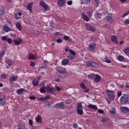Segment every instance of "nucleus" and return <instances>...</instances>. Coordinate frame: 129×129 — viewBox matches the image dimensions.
Segmentation results:
<instances>
[{
  "label": "nucleus",
  "instance_id": "nucleus-1",
  "mask_svg": "<svg viewBox=\"0 0 129 129\" xmlns=\"http://www.w3.org/2000/svg\"><path fill=\"white\" fill-rule=\"evenodd\" d=\"M57 72L58 73L57 74V77L58 78H60L63 79V78H65L66 76H67V72H66V69H64V68H62V67H57L55 68Z\"/></svg>",
  "mask_w": 129,
  "mask_h": 129
},
{
  "label": "nucleus",
  "instance_id": "nucleus-2",
  "mask_svg": "<svg viewBox=\"0 0 129 129\" xmlns=\"http://www.w3.org/2000/svg\"><path fill=\"white\" fill-rule=\"evenodd\" d=\"M129 94H123V96L121 97L120 99V103L121 104H125L128 102Z\"/></svg>",
  "mask_w": 129,
  "mask_h": 129
},
{
  "label": "nucleus",
  "instance_id": "nucleus-3",
  "mask_svg": "<svg viewBox=\"0 0 129 129\" xmlns=\"http://www.w3.org/2000/svg\"><path fill=\"white\" fill-rule=\"evenodd\" d=\"M86 64L89 67H91L92 68H98L99 66L93 60H89L86 61Z\"/></svg>",
  "mask_w": 129,
  "mask_h": 129
},
{
  "label": "nucleus",
  "instance_id": "nucleus-4",
  "mask_svg": "<svg viewBox=\"0 0 129 129\" xmlns=\"http://www.w3.org/2000/svg\"><path fill=\"white\" fill-rule=\"evenodd\" d=\"M76 111L78 114H79L80 115H82V114H83V106L81 103H78Z\"/></svg>",
  "mask_w": 129,
  "mask_h": 129
},
{
  "label": "nucleus",
  "instance_id": "nucleus-5",
  "mask_svg": "<svg viewBox=\"0 0 129 129\" xmlns=\"http://www.w3.org/2000/svg\"><path fill=\"white\" fill-rule=\"evenodd\" d=\"M86 28L90 32H95V31H96L95 27L92 26L89 24H86Z\"/></svg>",
  "mask_w": 129,
  "mask_h": 129
},
{
  "label": "nucleus",
  "instance_id": "nucleus-6",
  "mask_svg": "<svg viewBox=\"0 0 129 129\" xmlns=\"http://www.w3.org/2000/svg\"><path fill=\"white\" fill-rule=\"evenodd\" d=\"M106 93L108 94V97L110 99H114V94H113V91H110L109 90H107L106 91Z\"/></svg>",
  "mask_w": 129,
  "mask_h": 129
},
{
  "label": "nucleus",
  "instance_id": "nucleus-7",
  "mask_svg": "<svg viewBox=\"0 0 129 129\" xmlns=\"http://www.w3.org/2000/svg\"><path fill=\"white\" fill-rule=\"evenodd\" d=\"M39 5L44 9L45 11H49V6L46 4L44 1H41L39 3Z\"/></svg>",
  "mask_w": 129,
  "mask_h": 129
},
{
  "label": "nucleus",
  "instance_id": "nucleus-8",
  "mask_svg": "<svg viewBox=\"0 0 129 129\" xmlns=\"http://www.w3.org/2000/svg\"><path fill=\"white\" fill-rule=\"evenodd\" d=\"M46 90L47 92L49 93H54V92H56V91H57V90L55 88H52L50 86L46 87Z\"/></svg>",
  "mask_w": 129,
  "mask_h": 129
},
{
  "label": "nucleus",
  "instance_id": "nucleus-9",
  "mask_svg": "<svg viewBox=\"0 0 129 129\" xmlns=\"http://www.w3.org/2000/svg\"><path fill=\"white\" fill-rule=\"evenodd\" d=\"M41 79V78L40 77H38L37 78L33 79L32 81V84L33 85H34V86H37V85H39V80Z\"/></svg>",
  "mask_w": 129,
  "mask_h": 129
},
{
  "label": "nucleus",
  "instance_id": "nucleus-10",
  "mask_svg": "<svg viewBox=\"0 0 129 129\" xmlns=\"http://www.w3.org/2000/svg\"><path fill=\"white\" fill-rule=\"evenodd\" d=\"M106 20L109 23H111L113 22V18H112V15L108 14V16L106 17Z\"/></svg>",
  "mask_w": 129,
  "mask_h": 129
},
{
  "label": "nucleus",
  "instance_id": "nucleus-11",
  "mask_svg": "<svg viewBox=\"0 0 129 129\" xmlns=\"http://www.w3.org/2000/svg\"><path fill=\"white\" fill-rule=\"evenodd\" d=\"M120 110L121 112H123L124 113L129 112V109L127 107H121L120 108Z\"/></svg>",
  "mask_w": 129,
  "mask_h": 129
},
{
  "label": "nucleus",
  "instance_id": "nucleus-12",
  "mask_svg": "<svg viewBox=\"0 0 129 129\" xmlns=\"http://www.w3.org/2000/svg\"><path fill=\"white\" fill-rule=\"evenodd\" d=\"M111 40L112 42H114L115 44H118V41H117V37L115 35H112L111 37Z\"/></svg>",
  "mask_w": 129,
  "mask_h": 129
},
{
  "label": "nucleus",
  "instance_id": "nucleus-13",
  "mask_svg": "<svg viewBox=\"0 0 129 129\" xmlns=\"http://www.w3.org/2000/svg\"><path fill=\"white\" fill-rule=\"evenodd\" d=\"M96 47V44L94 43H92L89 45V49H90V51H93L95 50Z\"/></svg>",
  "mask_w": 129,
  "mask_h": 129
},
{
  "label": "nucleus",
  "instance_id": "nucleus-14",
  "mask_svg": "<svg viewBox=\"0 0 129 129\" xmlns=\"http://www.w3.org/2000/svg\"><path fill=\"white\" fill-rule=\"evenodd\" d=\"M57 5L60 8H62L65 5V0H58Z\"/></svg>",
  "mask_w": 129,
  "mask_h": 129
},
{
  "label": "nucleus",
  "instance_id": "nucleus-15",
  "mask_svg": "<svg viewBox=\"0 0 129 129\" xmlns=\"http://www.w3.org/2000/svg\"><path fill=\"white\" fill-rule=\"evenodd\" d=\"M6 63L9 66H12V65H14V60L13 59H8L6 60Z\"/></svg>",
  "mask_w": 129,
  "mask_h": 129
},
{
  "label": "nucleus",
  "instance_id": "nucleus-16",
  "mask_svg": "<svg viewBox=\"0 0 129 129\" xmlns=\"http://www.w3.org/2000/svg\"><path fill=\"white\" fill-rule=\"evenodd\" d=\"M18 76H15V75L10 76V82H12L14 81H16L18 79Z\"/></svg>",
  "mask_w": 129,
  "mask_h": 129
},
{
  "label": "nucleus",
  "instance_id": "nucleus-17",
  "mask_svg": "<svg viewBox=\"0 0 129 129\" xmlns=\"http://www.w3.org/2000/svg\"><path fill=\"white\" fill-rule=\"evenodd\" d=\"M82 17L86 22H89V18L87 17V15L84 13L82 14Z\"/></svg>",
  "mask_w": 129,
  "mask_h": 129
},
{
  "label": "nucleus",
  "instance_id": "nucleus-18",
  "mask_svg": "<svg viewBox=\"0 0 129 129\" xmlns=\"http://www.w3.org/2000/svg\"><path fill=\"white\" fill-rule=\"evenodd\" d=\"M37 56L36 55H33V54H30L28 56V60H34L35 59H36Z\"/></svg>",
  "mask_w": 129,
  "mask_h": 129
},
{
  "label": "nucleus",
  "instance_id": "nucleus-19",
  "mask_svg": "<svg viewBox=\"0 0 129 129\" xmlns=\"http://www.w3.org/2000/svg\"><path fill=\"white\" fill-rule=\"evenodd\" d=\"M35 120L37 122H40V123H42V117H41V115H38V116L35 118Z\"/></svg>",
  "mask_w": 129,
  "mask_h": 129
},
{
  "label": "nucleus",
  "instance_id": "nucleus-20",
  "mask_svg": "<svg viewBox=\"0 0 129 129\" xmlns=\"http://www.w3.org/2000/svg\"><path fill=\"white\" fill-rule=\"evenodd\" d=\"M88 108H92V109H94V110H97V106L96 105L90 104L88 105Z\"/></svg>",
  "mask_w": 129,
  "mask_h": 129
},
{
  "label": "nucleus",
  "instance_id": "nucleus-21",
  "mask_svg": "<svg viewBox=\"0 0 129 129\" xmlns=\"http://www.w3.org/2000/svg\"><path fill=\"white\" fill-rule=\"evenodd\" d=\"M101 80V77L98 75H96V77L95 78V82H99Z\"/></svg>",
  "mask_w": 129,
  "mask_h": 129
},
{
  "label": "nucleus",
  "instance_id": "nucleus-22",
  "mask_svg": "<svg viewBox=\"0 0 129 129\" xmlns=\"http://www.w3.org/2000/svg\"><path fill=\"white\" fill-rule=\"evenodd\" d=\"M3 30L5 31V32H8L11 31V28L8 27V26H4L3 27Z\"/></svg>",
  "mask_w": 129,
  "mask_h": 129
},
{
  "label": "nucleus",
  "instance_id": "nucleus-23",
  "mask_svg": "<svg viewBox=\"0 0 129 129\" xmlns=\"http://www.w3.org/2000/svg\"><path fill=\"white\" fill-rule=\"evenodd\" d=\"M69 63V60L68 59L62 60L61 62L62 65H67Z\"/></svg>",
  "mask_w": 129,
  "mask_h": 129
},
{
  "label": "nucleus",
  "instance_id": "nucleus-24",
  "mask_svg": "<svg viewBox=\"0 0 129 129\" xmlns=\"http://www.w3.org/2000/svg\"><path fill=\"white\" fill-rule=\"evenodd\" d=\"M32 5H33L32 3H29L27 5V10L29 11L30 12H32Z\"/></svg>",
  "mask_w": 129,
  "mask_h": 129
},
{
  "label": "nucleus",
  "instance_id": "nucleus-25",
  "mask_svg": "<svg viewBox=\"0 0 129 129\" xmlns=\"http://www.w3.org/2000/svg\"><path fill=\"white\" fill-rule=\"evenodd\" d=\"M6 101L5 98H0V105H4Z\"/></svg>",
  "mask_w": 129,
  "mask_h": 129
},
{
  "label": "nucleus",
  "instance_id": "nucleus-26",
  "mask_svg": "<svg viewBox=\"0 0 129 129\" xmlns=\"http://www.w3.org/2000/svg\"><path fill=\"white\" fill-rule=\"evenodd\" d=\"M81 3L82 5H88L89 4H90L91 2H87V0H81Z\"/></svg>",
  "mask_w": 129,
  "mask_h": 129
},
{
  "label": "nucleus",
  "instance_id": "nucleus-27",
  "mask_svg": "<svg viewBox=\"0 0 129 129\" xmlns=\"http://www.w3.org/2000/svg\"><path fill=\"white\" fill-rule=\"evenodd\" d=\"M5 13H6V9H5L4 8H1L0 9L1 16H4V15H5Z\"/></svg>",
  "mask_w": 129,
  "mask_h": 129
},
{
  "label": "nucleus",
  "instance_id": "nucleus-28",
  "mask_svg": "<svg viewBox=\"0 0 129 129\" xmlns=\"http://www.w3.org/2000/svg\"><path fill=\"white\" fill-rule=\"evenodd\" d=\"M40 92L41 93H46V87H42L40 88Z\"/></svg>",
  "mask_w": 129,
  "mask_h": 129
},
{
  "label": "nucleus",
  "instance_id": "nucleus-29",
  "mask_svg": "<svg viewBox=\"0 0 129 129\" xmlns=\"http://www.w3.org/2000/svg\"><path fill=\"white\" fill-rule=\"evenodd\" d=\"M108 119H109L108 117L106 116H104L102 118L101 121L102 122H105V121H108Z\"/></svg>",
  "mask_w": 129,
  "mask_h": 129
},
{
  "label": "nucleus",
  "instance_id": "nucleus-30",
  "mask_svg": "<svg viewBox=\"0 0 129 129\" xmlns=\"http://www.w3.org/2000/svg\"><path fill=\"white\" fill-rule=\"evenodd\" d=\"M16 28L19 30V31H21L22 30V26H21V24L20 23H17L16 24Z\"/></svg>",
  "mask_w": 129,
  "mask_h": 129
},
{
  "label": "nucleus",
  "instance_id": "nucleus-31",
  "mask_svg": "<svg viewBox=\"0 0 129 129\" xmlns=\"http://www.w3.org/2000/svg\"><path fill=\"white\" fill-rule=\"evenodd\" d=\"M25 91V89H19L17 90V92L18 94H22L23 92Z\"/></svg>",
  "mask_w": 129,
  "mask_h": 129
},
{
  "label": "nucleus",
  "instance_id": "nucleus-32",
  "mask_svg": "<svg viewBox=\"0 0 129 129\" xmlns=\"http://www.w3.org/2000/svg\"><path fill=\"white\" fill-rule=\"evenodd\" d=\"M115 109L114 108H111L110 109V114H114L115 113Z\"/></svg>",
  "mask_w": 129,
  "mask_h": 129
},
{
  "label": "nucleus",
  "instance_id": "nucleus-33",
  "mask_svg": "<svg viewBox=\"0 0 129 129\" xmlns=\"http://www.w3.org/2000/svg\"><path fill=\"white\" fill-rule=\"evenodd\" d=\"M117 59L119 60V61H122L124 60V57L121 55H119L117 56Z\"/></svg>",
  "mask_w": 129,
  "mask_h": 129
},
{
  "label": "nucleus",
  "instance_id": "nucleus-34",
  "mask_svg": "<svg viewBox=\"0 0 129 129\" xmlns=\"http://www.w3.org/2000/svg\"><path fill=\"white\" fill-rule=\"evenodd\" d=\"M21 16H22V13L21 12H19L18 14H15V18L19 19L21 18Z\"/></svg>",
  "mask_w": 129,
  "mask_h": 129
},
{
  "label": "nucleus",
  "instance_id": "nucleus-35",
  "mask_svg": "<svg viewBox=\"0 0 129 129\" xmlns=\"http://www.w3.org/2000/svg\"><path fill=\"white\" fill-rule=\"evenodd\" d=\"M94 77H95L94 74H91L88 76V78L89 79H92L93 78H94Z\"/></svg>",
  "mask_w": 129,
  "mask_h": 129
},
{
  "label": "nucleus",
  "instance_id": "nucleus-36",
  "mask_svg": "<svg viewBox=\"0 0 129 129\" xmlns=\"http://www.w3.org/2000/svg\"><path fill=\"white\" fill-rule=\"evenodd\" d=\"M64 107H65V104H64V102H61L59 103V108H60V109H63Z\"/></svg>",
  "mask_w": 129,
  "mask_h": 129
},
{
  "label": "nucleus",
  "instance_id": "nucleus-37",
  "mask_svg": "<svg viewBox=\"0 0 129 129\" xmlns=\"http://www.w3.org/2000/svg\"><path fill=\"white\" fill-rule=\"evenodd\" d=\"M18 129H26V127L23 124H20L18 125Z\"/></svg>",
  "mask_w": 129,
  "mask_h": 129
},
{
  "label": "nucleus",
  "instance_id": "nucleus-38",
  "mask_svg": "<svg viewBox=\"0 0 129 129\" xmlns=\"http://www.w3.org/2000/svg\"><path fill=\"white\" fill-rule=\"evenodd\" d=\"M123 52L126 55H128L129 53V47L125 48L123 50Z\"/></svg>",
  "mask_w": 129,
  "mask_h": 129
},
{
  "label": "nucleus",
  "instance_id": "nucleus-39",
  "mask_svg": "<svg viewBox=\"0 0 129 129\" xmlns=\"http://www.w3.org/2000/svg\"><path fill=\"white\" fill-rule=\"evenodd\" d=\"M95 16L96 18H97L98 19H101V15L100 13H97L95 14Z\"/></svg>",
  "mask_w": 129,
  "mask_h": 129
},
{
  "label": "nucleus",
  "instance_id": "nucleus-40",
  "mask_svg": "<svg viewBox=\"0 0 129 129\" xmlns=\"http://www.w3.org/2000/svg\"><path fill=\"white\" fill-rule=\"evenodd\" d=\"M69 52L72 56H74H74H76V52L73 51L72 50L69 49Z\"/></svg>",
  "mask_w": 129,
  "mask_h": 129
},
{
  "label": "nucleus",
  "instance_id": "nucleus-41",
  "mask_svg": "<svg viewBox=\"0 0 129 129\" xmlns=\"http://www.w3.org/2000/svg\"><path fill=\"white\" fill-rule=\"evenodd\" d=\"M80 86L82 88V89H86V86L84 84V83H82L80 85Z\"/></svg>",
  "mask_w": 129,
  "mask_h": 129
},
{
  "label": "nucleus",
  "instance_id": "nucleus-42",
  "mask_svg": "<svg viewBox=\"0 0 129 129\" xmlns=\"http://www.w3.org/2000/svg\"><path fill=\"white\" fill-rule=\"evenodd\" d=\"M13 42L15 45H20V44H21V42H20L16 39L13 40Z\"/></svg>",
  "mask_w": 129,
  "mask_h": 129
},
{
  "label": "nucleus",
  "instance_id": "nucleus-43",
  "mask_svg": "<svg viewBox=\"0 0 129 129\" xmlns=\"http://www.w3.org/2000/svg\"><path fill=\"white\" fill-rule=\"evenodd\" d=\"M35 66H36V62H34V61H30V66L31 67H35Z\"/></svg>",
  "mask_w": 129,
  "mask_h": 129
},
{
  "label": "nucleus",
  "instance_id": "nucleus-44",
  "mask_svg": "<svg viewBox=\"0 0 129 129\" xmlns=\"http://www.w3.org/2000/svg\"><path fill=\"white\" fill-rule=\"evenodd\" d=\"M67 58H68V59H70L71 60H72V59H74V56L71 54H70L67 56Z\"/></svg>",
  "mask_w": 129,
  "mask_h": 129
},
{
  "label": "nucleus",
  "instance_id": "nucleus-45",
  "mask_svg": "<svg viewBox=\"0 0 129 129\" xmlns=\"http://www.w3.org/2000/svg\"><path fill=\"white\" fill-rule=\"evenodd\" d=\"M50 98H51V95H48L44 97L45 100H48V99H50Z\"/></svg>",
  "mask_w": 129,
  "mask_h": 129
},
{
  "label": "nucleus",
  "instance_id": "nucleus-46",
  "mask_svg": "<svg viewBox=\"0 0 129 129\" xmlns=\"http://www.w3.org/2000/svg\"><path fill=\"white\" fill-rule=\"evenodd\" d=\"M107 59V57L105 58V62H106V63H111V60H110V59Z\"/></svg>",
  "mask_w": 129,
  "mask_h": 129
},
{
  "label": "nucleus",
  "instance_id": "nucleus-47",
  "mask_svg": "<svg viewBox=\"0 0 129 129\" xmlns=\"http://www.w3.org/2000/svg\"><path fill=\"white\" fill-rule=\"evenodd\" d=\"M9 44H13V40L11 38H8L7 41Z\"/></svg>",
  "mask_w": 129,
  "mask_h": 129
},
{
  "label": "nucleus",
  "instance_id": "nucleus-48",
  "mask_svg": "<svg viewBox=\"0 0 129 129\" xmlns=\"http://www.w3.org/2000/svg\"><path fill=\"white\" fill-rule=\"evenodd\" d=\"M6 78H7V75L5 74H3L2 75H1L2 79H6Z\"/></svg>",
  "mask_w": 129,
  "mask_h": 129
},
{
  "label": "nucleus",
  "instance_id": "nucleus-49",
  "mask_svg": "<svg viewBox=\"0 0 129 129\" xmlns=\"http://www.w3.org/2000/svg\"><path fill=\"white\" fill-rule=\"evenodd\" d=\"M69 39H70V38L69 37V36L67 35H66L63 37V39L65 40L66 41L69 40Z\"/></svg>",
  "mask_w": 129,
  "mask_h": 129
},
{
  "label": "nucleus",
  "instance_id": "nucleus-50",
  "mask_svg": "<svg viewBox=\"0 0 129 129\" xmlns=\"http://www.w3.org/2000/svg\"><path fill=\"white\" fill-rule=\"evenodd\" d=\"M62 35V34H61V33L59 32H57L55 33V36L56 37H59V36H61Z\"/></svg>",
  "mask_w": 129,
  "mask_h": 129
},
{
  "label": "nucleus",
  "instance_id": "nucleus-51",
  "mask_svg": "<svg viewBox=\"0 0 129 129\" xmlns=\"http://www.w3.org/2000/svg\"><path fill=\"white\" fill-rule=\"evenodd\" d=\"M124 24L125 25H128L129 24V20L128 19H126L124 21Z\"/></svg>",
  "mask_w": 129,
  "mask_h": 129
},
{
  "label": "nucleus",
  "instance_id": "nucleus-52",
  "mask_svg": "<svg viewBox=\"0 0 129 129\" xmlns=\"http://www.w3.org/2000/svg\"><path fill=\"white\" fill-rule=\"evenodd\" d=\"M6 54V50H2L0 52V54L3 56Z\"/></svg>",
  "mask_w": 129,
  "mask_h": 129
},
{
  "label": "nucleus",
  "instance_id": "nucleus-53",
  "mask_svg": "<svg viewBox=\"0 0 129 129\" xmlns=\"http://www.w3.org/2000/svg\"><path fill=\"white\" fill-rule=\"evenodd\" d=\"M129 14V11H126L123 15H122V18H124V17H125L126 16H127V15Z\"/></svg>",
  "mask_w": 129,
  "mask_h": 129
},
{
  "label": "nucleus",
  "instance_id": "nucleus-54",
  "mask_svg": "<svg viewBox=\"0 0 129 129\" xmlns=\"http://www.w3.org/2000/svg\"><path fill=\"white\" fill-rule=\"evenodd\" d=\"M57 43H58V44H60L61 43H62V42H63V40H62V39H58L56 40Z\"/></svg>",
  "mask_w": 129,
  "mask_h": 129
},
{
  "label": "nucleus",
  "instance_id": "nucleus-55",
  "mask_svg": "<svg viewBox=\"0 0 129 129\" xmlns=\"http://www.w3.org/2000/svg\"><path fill=\"white\" fill-rule=\"evenodd\" d=\"M55 108H57L58 109H59V108H60V105L59 103H57L54 106Z\"/></svg>",
  "mask_w": 129,
  "mask_h": 129
},
{
  "label": "nucleus",
  "instance_id": "nucleus-56",
  "mask_svg": "<svg viewBox=\"0 0 129 129\" xmlns=\"http://www.w3.org/2000/svg\"><path fill=\"white\" fill-rule=\"evenodd\" d=\"M2 40H3L4 41H8V37L6 36H3L2 37Z\"/></svg>",
  "mask_w": 129,
  "mask_h": 129
},
{
  "label": "nucleus",
  "instance_id": "nucleus-57",
  "mask_svg": "<svg viewBox=\"0 0 129 129\" xmlns=\"http://www.w3.org/2000/svg\"><path fill=\"white\" fill-rule=\"evenodd\" d=\"M72 4H73V2H72V1H70L68 2V6H71L72 5Z\"/></svg>",
  "mask_w": 129,
  "mask_h": 129
},
{
  "label": "nucleus",
  "instance_id": "nucleus-58",
  "mask_svg": "<svg viewBox=\"0 0 129 129\" xmlns=\"http://www.w3.org/2000/svg\"><path fill=\"white\" fill-rule=\"evenodd\" d=\"M30 99H31L32 100H35V99H36V97L34 96H31L29 97Z\"/></svg>",
  "mask_w": 129,
  "mask_h": 129
},
{
  "label": "nucleus",
  "instance_id": "nucleus-59",
  "mask_svg": "<svg viewBox=\"0 0 129 129\" xmlns=\"http://www.w3.org/2000/svg\"><path fill=\"white\" fill-rule=\"evenodd\" d=\"M98 112L99 113H101V114H102L103 113L104 111L102 110H101V109H98Z\"/></svg>",
  "mask_w": 129,
  "mask_h": 129
},
{
  "label": "nucleus",
  "instance_id": "nucleus-60",
  "mask_svg": "<svg viewBox=\"0 0 129 129\" xmlns=\"http://www.w3.org/2000/svg\"><path fill=\"white\" fill-rule=\"evenodd\" d=\"M121 94H122V93H121V91L118 92L117 93L118 97H119V96H121Z\"/></svg>",
  "mask_w": 129,
  "mask_h": 129
},
{
  "label": "nucleus",
  "instance_id": "nucleus-61",
  "mask_svg": "<svg viewBox=\"0 0 129 129\" xmlns=\"http://www.w3.org/2000/svg\"><path fill=\"white\" fill-rule=\"evenodd\" d=\"M73 127L74 128H77V127H78V125L77 123H75L73 125Z\"/></svg>",
  "mask_w": 129,
  "mask_h": 129
},
{
  "label": "nucleus",
  "instance_id": "nucleus-62",
  "mask_svg": "<svg viewBox=\"0 0 129 129\" xmlns=\"http://www.w3.org/2000/svg\"><path fill=\"white\" fill-rule=\"evenodd\" d=\"M29 123L30 125H32L33 124V120L32 119H29Z\"/></svg>",
  "mask_w": 129,
  "mask_h": 129
},
{
  "label": "nucleus",
  "instance_id": "nucleus-63",
  "mask_svg": "<svg viewBox=\"0 0 129 129\" xmlns=\"http://www.w3.org/2000/svg\"><path fill=\"white\" fill-rule=\"evenodd\" d=\"M120 88H122V89H125V86H124L123 85H120Z\"/></svg>",
  "mask_w": 129,
  "mask_h": 129
},
{
  "label": "nucleus",
  "instance_id": "nucleus-64",
  "mask_svg": "<svg viewBox=\"0 0 129 129\" xmlns=\"http://www.w3.org/2000/svg\"><path fill=\"white\" fill-rule=\"evenodd\" d=\"M38 100H41L42 101H43V100H45V97H44L43 98V97L39 98H38Z\"/></svg>",
  "mask_w": 129,
  "mask_h": 129
}]
</instances>
